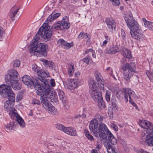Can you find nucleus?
<instances>
[{"instance_id":"nucleus-27","label":"nucleus","mask_w":153,"mask_h":153,"mask_svg":"<svg viewBox=\"0 0 153 153\" xmlns=\"http://www.w3.org/2000/svg\"><path fill=\"white\" fill-rule=\"evenodd\" d=\"M107 136V138L108 137V139L109 141V142L111 143V144L114 145L117 143V139L111 132L108 133Z\"/></svg>"},{"instance_id":"nucleus-61","label":"nucleus","mask_w":153,"mask_h":153,"mask_svg":"<svg viewBox=\"0 0 153 153\" xmlns=\"http://www.w3.org/2000/svg\"><path fill=\"white\" fill-rule=\"evenodd\" d=\"M129 102L131 104H132L133 106L137 107V106L136 103L134 102H133V100H131V102Z\"/></svg>"},{"instance_id":"nucleus-12","label":"nucleus","mask_w":153,"mask_h":153,"mask_svg":"<svg viewBox=\"0 0 153 153\" xmlns=\"http://www.w3.org/2000/svg\"><path fill=\"white\" fill-rule=\"evenodd\" d=\"M110 131L108 129L106 126L104 124H100L99 126L97 132V137L102 140L107 139V134Z\"/></svg>"},{"instance_id":"nucleus-43","label":"nucleus","mask_w":153,"mask_h":153,"mask_svg":"<svg viewBox=\"0 0 153 153\" xmlns=\"http://www.w3.org/2000/svg\"><path fill=\"white\" fill-rule=\"evenodd\" d=\"M120 33L122 39L125 40L126 39V35L124 30L123 29H121Z\"/></svg>"},{"instance_id":"nucleus-46","label":"nucleus","mask_w":153,"mask_h":153,"mask_svg":"<svg viewBox=\"0 0 153 153\" xmlns=\"http://www.w3.org/2000/svg\"><path fill=\"white\" fill-rule=\"evenodd\" d=\"M105 40L102 43V45L103 46H105L108 42L110 39L108 38V37L107 36H105Z\"/></svg>"},{"instance_id":"nucleus-24","label":"nucleus","mask_w":153,"mask_h":153,"mask_svg":"<svg viewBox=\"0 0 153 153\" xmlns=\"http://www.w3.org/2000/svg\"><path fill=\"white\" fill-rule=\"evenodd\" d=\"M121 53L124 57L128 59H131L132 55L129 50L125 48H123L121 50Z\"/></svg>"},{"instance_id":"nucleus-11","label":"nucleus","mask_w":153,"mask_h":153,"mask_svg":"<svg viewBox=\"0 0 153 153\" xmlns=\"http://www.w3.org/2000/svg\"><path fill=\"white\" fill-rule=\"evenodd\" d=\"M133 28L134 27V29L130 28V33L131 37L134 39L139 40L140 42H143L145 40V36L143 35L142 31L141 28L138 25L137 27H136L134 25H132Z\"/></svg>"},{"instance_id":"nucleus-22","label":"nucleus","mask_w":153,"mask_h":153,"mask_svg":"<svg viewBox=\"0 0 153 153\" xmlns=\"http://www.w3.org/2000/svg\"><path fill=\"white\" fill-rule=\"evenodd\" d=\"M120 50L118 47L113 46L108 48H107L105 50V53L107 54H114L116 53L119 52Z\"/></svg>"},{"instance_id":"nucleus-28","label":"nucleus","mask_w":153,"mask_h":153,"mask_svg":"<svg viewBox=\"0 0 153 153\" xmlns=\"http://www.w3.org/2000/svg\"><path fill=\"white\" fill-rule=\"evenodd\" d=\"M59 96L60 100L63 102V104L65 105L66 104V97L65 94L64 92L62 90L59 89L58 90Z\"/></svg>"},{"instance_id":"nucleus-54","label":"nucleus","mask_w":153,"mask_h":153,"mask_svg":"<svg viewBox=\"0 0 153 153\" xmlns=\"http://www.w3.org/2000/svg\"><path fill=\"white\" fill-rule=\"evenodd\" d=\"M89 140H94V139L93 136L89 134H88V135H87L86 136Z\"/></svg>"},{"instance_id":"nucleus-41","label":"nucleus","mask_w":153,"mask_h":153,"mask_svg":"<svg viewBox=\"0 0 153 153\" xmlns=\"http://www.w3.org/2000/svg\"><path fill=\"white\" fill-rule=\"evenodd\" d=\"M113 5L115 6H118L120 3L119 0H110Z\"/></svg>"},{"instance_id":"nucleus-35","label":"nucleus","mask_w":153,"mask_h":153,"mask_svg":"<svg viewBox=\"0 0 153 153\" xmlns=\"http://www.w3.org/2000/svg\"><path fill=\"white\" fill-rule=\"evenodd\" d=\"M55 126L57 129L60 131H62L63 132L64 131V129L66 128L63 125L61 124H56L55 125Z\"/></svg>"},{"instance_id":"nucleus-38","label":"nucleus","mask_w":153,"mask_h":153,"mask_svg":"<svg viewBox=\"0 0 153 153\" xmlns=\"http://www.w3.org/2000/svg\"><path fill=\"white\" fill-rule=\"evenodd\" d=\"M146 73L148 78L151 81L153 79V70L152 72L147 71Z\"/></svg>"},{"instance_id":"nucleus-30","label":"nucleus","mask_w":153,"mask_h":153,"mask_svg":"<svg viewBox=\"0 0 153 153\" xmlns=\"http://www.w3.org/2000/svg\"><path fill=\"white\" fill-rule=\"evenodd\" d=\"M43 65L46 67H49L51 69H53L55 66L54 63L51 61H48L47 60L43 59L42 60Z\"/></svg>"},{"instance_id":"nucleus-13","label":"nucleus","mask_w":153,"mask_h":153,"mask_svg":"<svg viewBox=\"0 0 153 153\" xmlns=\"http://www.w3.org/2000/svg\"><path fill=\"white\" fill-rule=\"evenodd\" d=\"M38 78H37L38 81L39 80L43 83H40L42 85L45 87L47 85H49V82L45 78L48 77L49 76V74L47 71L40 70H39V72H38Z\"/></svg>"},{"instance_id":"nucleus-17","label":"nucleus","mask_w":153,"mask_h":153,"mask_svg":"<svg viewBox=\"0 0 153 153\" xmlns=\"http://www.w3.org/2000/svg\"><path fill=\"white\" fill-rule=\"evenodd\" d=\"M57 43L60 46L66 49H69L74 46L73 42L68 43L62 39H59Z\"/></svg>"},{"instance_id":"nucleus-48","label":"nucleus","mask_w":153,"mask_h":153,"mask_svg":"<svg viewBox=\"0 0 153 153\" xmlns=\"http://www.w3.org/2000/svg\"><path fill=\"white\" fill-rule=\"evenodd\" d=\"M53 13L50 15L47 19V20L48 22H51L52 21L54 20V19H53V16L52 15Z\"/></svg>"},{"instance_id":"nucleus-4","label":"nucleus","mask_w":153,"mask_h":153,"mask_svg":"<svg viewBox=\"0 0 153 153\" xmlns=\"http://www.w3.org/2000/svg\"><path fill=\"white\" fill-rule=\"evenodd\" d=\"M4 86L3 88H0V94L4 97H7L8 100L4 103L5 110L8 112L10 111L13 109V102L15 101V95L13 92L6 89Z\"/></svg>"},{"instance_id":"nucleus-64","label":"nucleus","mask_w":153,"mask_h":153,"mask_svg":"<svg viewBox=\"0 0 153 153\" xmlns=\"http://www.w3.org/2000/svg\"><path fill=\"white\" fill-rule=\"evenodd\" d=\"M81 117V115H80V114H77V115H76L75 116L74 118H75L77 119V118H80V117Z\"/></svg>"},{"instance_id":"nucleus-55","label":"nucleus","mask_w":153,"mask_h":153,"mask_svg":"<svg viewBox=\"0 0 153 153\" xmlns=\"http://www.w3.org/2000/svg\"><path fill=\"white\" fill-rule=\"evenodd\" d=\"M137 153H149V152L145 151L142 149L137 150Z\"/></svg>"},{"instance_id":"nucleus-63","label":"nucleus","mask_w":153,"mask_h":153,"mask_svg":"<svg viewBox=\"0 0 153 153\" xmlns=\"http://www.w3.org/2000/svg\"><path fill=\"white\" fill-rule=\"evenodd\" d=\"M91 153H98L97 151L95 149H93L91 152Z\"/></svg>"},{"instance_id":"nucleus-25","label":"nucleus","mask_w":153,"mask_h":153,"mask_svg":"<svg viewBox=\"0 0 153 153\" xmlns=\"http://www.w3.org/2000/svg\"><path fill=\"white\" fill-rule=\"evenodd\" d=\"M125 20L128 28L132 25V24L135 20L132 16L130 14L126 16L125 18Z\"/></svg>"},{"instance_id":"nucleus-39","label":"nucleus","mask_w":153,"mask_h":153,"mask_svg":"<svg viewBox=\"0 0 153 153\" xmlns=\"http://www.w3.org/2000/svg\"><path fill=\"white\" fill-rule=\"evenodd\" d=\"M61 25L58 24L57 22V23L54 25L52 27L55 29L58 30H59L61 29Z\"/></svg>"},{"instance_id":"nucleus-34","label":"nucleus","mask_w":153,"mask_h":153,"mask_svg":"<svg viewBox=\"0 0 153 153\" xmlns=\"http://www.w3.org/2000/svg\"><path fill=\"white\" fill-rule=\"evenodd\" d=\"M145 25L146 27L151 30H153V22L146 21L144 22Z\"/></svg>"},{"instance_id":"nucleus-23","label":"nucleus","mask_w":153,"mask_h":153,"mask_svg":"<svg viewBox=\"0 0 153 153\" xmlns=\"http://www.w3.org/2000/svg\"><path fill=\"white\" fill-rule=\"evenodd\" d=\"M76 79L77 80V79L76 78L75 79H71L68 81L67 85L68 89L72 90L76 88L77 85Z\"/></svg>"},{"instance_id":"nucleus-40","label":"nucleus","mask_w":153,"mask_h":153,"mask_svg":"<svg viewBox=\"0 0 153 153\" xmlns=\"http://www.w3.org/2000/svg\"><path fill=\"white\" fill-rule=\"evenodd\" d=\"M20 62L19 60H15L13 62V67H19L20 66Z\"/></svg>"},{"instance_id":"nucleus-36","label":"nucleus","mask_w":153,"mask_h":153,"mask_svg":"<svg viewBox=\"0 0 153 153\" xmlns=\"http://www.w3.org/2000/svg\"><path fill=\"white\" fill-rule=\"evenodd\" d=\"M111 92L107 90L106 91L105 93V99L106 101L108 102H109L111 100Z\"/></svg>"},{"instance_id":"nucleus-9","label":"nucleus","mask_w":153,"mask_h":153,"mask_svg":"<svg viewBox=\"0 0 153 153\" xmlns=\"http://www.w3.org/2000/svg\"><path fill=\"white\" fill-rule=\"evenodd\" d=\"M41 96V102L43 107L52 115L57 114L56 109V108L50 102V99L48 98L46 94L45 93L39 95Z\"/></svg>"},{"instance_id":"nucleus-58","label":"nucleus","mask_w":153,"mask_h":153,"mask_svg":"<svg viewBox=\"0 0 153 153\" xmlns=\"http://www.w3.org/2000/svg\"><path fill=\"white\" fill-rule=\"evenodd\" d=\"M112 126L115 131H117L118 130V127L117 125L114 124H113L112 125Z\"/></svg>"},{"instance_id":"nucleus-2","label":"nucleus","mask_w":153,"mask_h":153,"mask_svg":"<svg viewBox=\"0 0 153 153\" xmlns=\"http://www.w3.org/2000/svg\"><path fill=\"white\" fill-rule=\"evenodd\" d=\"M18 74L16 70H11L5 76V79L7 85L2 84L0 85V88H3L4 86L6 89L13 92L11 90L12 87L14 90H19L21 89V85L17 81L18 79Z\"/></svg>"},{"instance_id":"nucleus-57","label":"nucleus","mask_w":153,"mask_h":153,"mask_svg":"<svg viewBox=\"0 0 153 153\" xmlns=\"http://www.w3.org/2000/svg\"><path fill=\"white\" fill-rule=\"evenodd\" d=\"M94 51L92 48L87 49L85 51L86 53H92Z\"/></svg>"},{"instance_id":"nucleus-44","label":"nucleus","mask_w":153,"mask_h":153,"mask_svg":"<svg viewBox=\"0 0 153 153\" xmlns=\"http://www.w3.org/2000/svg\"><path fill=\"white\" fill-rule=\"evenodd\" d=\"M4 33V31L3 28L2 27L0 26V41L2 40V37Z\"/></svg>"},{"instance_id":"nucleus-37","label":"nucleus","mask_w":153,"mask_h":153,"mask_svg":"<svg viewBox=\"0 0 153 153\" xmlns=\"http://www.w3.org/2000/svg\"><path fill=\"white\" fill-rule=\"evenodd\" d=\"M96 119L94 120H97V122L99 121L100 122H102L103 120V118H104L103 117L101 116L99 114H97L95 116Z\"/></svg>"},{"instance_id":"nucleus-7","label":"nucleus","mask_w":153,"mask_h":153,"mask_svg":"<svg viewBox=\"0 0 153 153\" xmlns=\"http://www.w3.org/2000/svg\"><path fill=\"white\" fill-rule=\"evenodd\" d=\"M90 88V94L92 98L97 101L102 97L101 93L98 90V84H96L94 79L90 78L88 81Z\"/></svg>"},{"instance_id":"nucleus-20","label":"nucleus","mask_w":153,"mask_h":153,"mask_svg":"<svg viewBox=\"0 0 153 153\" xmlns=\"http://www.w3.org/2000/svg\"><path fill=\"white\" fill-rule=\"evenodd\" d=\"M104 145L107 149L108 153H117V150L114 145L111 144L109 142H106Z\"/></svg>"},{"instance_id":"nucleus-26","label":"nucleus","mask_w":153,"mask_h":153,"mask_svg":"<svg viewBox=\"0 0 153 153\" xmlns=\"http://www.w3.org/2000/svg\"><path fill=\"white\" fill-rule=\"evenodd\" d=\"M125 20L128 28L132 25V24L135 20L132 16L130 14L126 16L125 18Z\"/></svg>"},{"instance_id":"nucleus-42","label":"nucleus","mask_w":153,"mask_h":153,"mask_svg":"<svg viewBox=\"0 0 153 153\" xmlns=\"http://www.w3.org/2000/svg\"><path fill=\"white\" fill-rule=\"evenodd\" d=\"M32 69L35 72L38 73V72H39V67L36 64H33L32 65Z\"/></svg>"},{"instance_id":"nucleus-59","label":"nucleus","mask_w":153,"mask_h":153,"mask_svg":"<svg viewBox=\"0 0 153 153\" xmlns=\"http://www.w3.org/2000/svg\"><path fill=\"white\" fill-rule=\"evenodd\" d=\"M80 73L79 71L76 72L74 74V76L76 78H78V77H79L80 76Z\"/></svg>"},{"instance_id":"nucleus-14","label":"nucleus","mask_w":153,"mask_h":153,"mask_svg":"<svg viewBox=\"0 0 153 153\" xmlns=\"http://www.w3.org/2000/svg\"><path fill=\"white\" fill-rule=\"evenodd\" d=\"M122 92L124 94V97L126 102H127L128 100V96L129 100V102H131V100L135 99L136 95L134 91L129 88H123L122 90Z\"/></svg>"},{"instance_id":"nucleus-47","label":"nucleus","mask_w":153,"mask_h":153,"mask_svg":"<svg viewBox=\"0 0 153 153\" xmlns=\"http://www.w3.org/2000/svg\"><path fill=\"white\" fill-rule=\"evenodd\" d=\"M32 103L34 105L37 104L39 105L40 104V102L39 100H37L36 99H33L32 101Z\"/></svg>"},{"instance_id":"nucleus-21","label":"nucleus","mask_w":153,"mask_h":153,"mask_svg":"<svg viewBox=\"0 0 153 153\" xmlns=\"http://www.w3.org/2000/svg\"><path fill=\"white\" fill-rule=\"evenodd\" d=\"M64 132L73 136H76L77 135L76 130L71 127H66L64 129Z\"/></svg>"},{"instance_id":"nucleus-10","label":"nucleus","mask_w":153,"mask_h":153,"mask_svg":"<svg viewBox=\"0 0 153 153\" xmlns=\"http://www.w3.org/2000/svg\"><path fill=\"white\" fill-rule=\"evenodd\" d=\"M22 81L24 84L27 85L29 87L31 88L32 85L34 86L36 91H38V89H39L42 86L40 82H38L36 77L35 76L32 79L29 76L25 75L22 77Z\"/></svg>"},{"instance_id":"nucleus-49","label":"nucleus","mask_w":153,"mask_h":153,"mask_svg":"<svg viewBox=\"0 0 153 153\" xmlns=\"http://www.w3.org/2000/svg\"><path fill=\"white\" fill-rule=\"evenodd\" d=\"M60 15V13H56L53 14V13L52 15L53 16V19H54V20L56 19Z\"/></svg>"},{"instance_id":"nucleus-53","label":"nucleus","mask_w":153,"mask_h":153,"mask_svg":"<svg viewBox=\"0 0 153 153\" xmlns=\"http://www.w3.org/2000/svg\"><path fill=\"white\" fill-rule=\"evenodd\" d=\"M50 82L51 87H54L55 86L56 84L54 79H51Z\"/></svg>"},{"instance_id":"nucleus-29","label":"nucleus","mask_w":153,"mask_h":153,"mask_svg":"<svg viewBox=\"0 0 153 153\" xmlns=\"http://www.w3.org/2000/svg\"><path fill=\"white\" fill-rule=\"evenodd\" d=\"M100 74L98 72H96L94 74L95 77L97 82V83H96V84H98V86L100 85H100H103L104 83V82L102 80L100 76Z\"/></svg>"},{"instance_id":"nucleus-60","label":"nucleus","mask_w":153,"mask_h":153,"mask_svg":"<svg viewBox=\"0 0 153 153\" xmlns=\"http://www.w3.org/2000/svg\"><path fill=\"white\" fill-rule=\"evenodd\" d=\"M84 132L86 136H87V135H88V134H90L88 131L86 129H85Z\"/></svg>"},{"instance_id":"nucleus-50","label":"nucleus","mask_w":153,"mask_h":153,"mask_svg":"<svg viewBox=\"0 0 153 153\" xmlns=\"http://www.w3.org/2000/svg\"><path fill=\"white\" fill-rule=\"evenodd\" d=\"M132 25L129 28L130 29V28H132V29H134V27L133 28V27L132 26V25H134L136 26V27H137V26L138 25V24L137 22L135 20L134 22H133V23L132 24Z\"/></svg>"},{"instance_id":"nucleus-52","label":"nucleus","mask_w":153,"mask_h":153,"mask_svg":"<svg viewBox=\"0 0 153 153\" xmlns=\"http://www.w3.org/2000/svg\"><path fill=\"white\" fill-rule=\"evenodd\" d=\"M90 58L88 57L84 58L83 59V61L84 62L86 63L87 64L89 63Z\"/></svg>"},{"instance_id":"nucleus-62","label":"nucleus","mask_w":153,"mask_h":153,"mask_svg":"<svg viewBox=\"0 0 153 153\" xmlns=\"http://www.w3.org/2000/svg\"><path fill=\"white\" fill-rule=\"evenodd\" d=\"M91 53L92 54L93 57L94 58H95L96 57V56L94 51L92 53Z\"/></svg>"},{"instance_id":"nucleus-56","label":"nucleus","mask_w":153,"mask_h":153,"mask_svg":"<svg viewBox=\"0 0 153 153\" xmlns=\"http://www.w3.org/2000/svg\"><path fill=\"white\" fill-rule=\"evenodd\" d=\"M90 38V35L89 34L85 33L84 39V38H85V39L88 38V39H89Z\"/></svg>"},{"instance_id":"nucleus-16","label":"nucleus","mask_w":153,"mask_h":153,"mask_svg":"<svg viewBox=\"0 0 153 153\" xmlns=\"http://www.w3.org/2000/svg\"><path fill=\"white\" fill-rule=\"evenodd\" d=\"M98 125L99 123L97 122V120H92L89 126L90 130L93 133L94 136L96 137H97V132L98 129Z\"/></svg>"},{"instance_id":"nucleus-33","label":"nucleus","mask_w":153,"mask_h":153,"mask_svg":"<svg viewBox=\"0 0 153 153\" xmlns=\"http://www.w3.org/2000/svg\"><path fill=\"white\" fill-rule=\"evenodd\" d=\"M97 101L98 102V105L99 108L101 109H103L105 107V102L103 100L102 97Z\"/></svg>"},{"instance_id":"nucleus-18","label":"nucleus","mask_w":153,"mask_h":153,"mask_svg":"<svg viewBox=\"0 0 153 153\" xmlns=\"http://www.w3.org/2000/svg\"><path fill=\"white\" fill-rule=\"evenodd\" d=\"M68 18L65 16L63 18L61 21H58L57 23L61 25V27L62 28L68 29L70 27V24L68 22Z\"/></svg>"},{"instance_id":"nucleus-3","label":"nucleus","mask_w":153,"mask_h":153,"mask_svg":"<svg viewBox=\"0 0 153 153\" xmlns=\"http://www.w3.org/2000/svg\"><path fill=\"white\" fill-rule=\"evenodd\" d=\"M140 126L146 129V133L142 132V140L149 146H153V126L149 122L145 120H140Z\"/></svg>"},{"instance_id":"nucleus-8","label":"nucleus","mask_w":153,"mask_h":153,"mask_svg":"<svg viewBox=\"0 0 153 153\" xmlns=\"http://www.w3.org/2000/svg\"><path fill=\"white\" fill-rule=\"evenodd\" d=\"M36 93L38 95H41L43 93L45 94L48 98L50 99V101L52 102H56L57 101L56 93L54 91H52L51 92L50 85H47L45 87L42 85L39 89L36 91Z\"/></svg>"},{"instance_id":"nucleus-1","label":"nucleus","mask_w":153,"mask_h":153,"mask_svg":"<svg viewBox=\"0 0 153 153\" xmlns=\"http://www.w3.org/2000/svg\"><path fill=\"white\" fill-rule=\"evenodd\" d=\"M52 30L53 29L50 28V26L46 23H44L40 27L30 44L31 47L30 50V53L31 55L44 57L47 56L48 46L45 43L38 44V41L39 39L40 36L46 40L45 41L50 40L52 35Z\"/></svg>"},{"instance_id":"nucleus-31","label":"nucleus","mask_w":153,"mask_h":153,"mask_svg":"<svg viewBox=\"0 0 153 153\" xmlns=\"http://www.w3.org/2000/svg\"><path fill=\"white\" fill-rule=\"evenodd\" d=\"M111 106L114 110L118 108V102L115 96H112L111 98Z\"/></svg>"},{"instance_id":"nucleus-45","label":"nucleus","mask_w":153,"mask_h":153,"mask_svg":"<svg viewBox=\"0 0 153 153\" xmlns=\"http://www.w3.org/2000/svg\"><path fill=\"white\" fill-rule=\"evenodd\" d=\"M89 115L88 111L84 109L83 110V114H82V117L85 118L86 116H88Z\"/></svg>"},{"instance_id":"nucleus-32","label":"nucleus","mask_w":153,"mask_h":153,"mask_svg":"<svg viewBox=\"0 0 153 153\" xmlns=\"http://www.w3.org/2000/svg\"><path fill=\"white\" fill-rule=\"evenodd\" d=\"M68 73L69 76H72L74 72V66L73 64L69 63L68 65Z\"/></svg>"},{"instance_id":"nucleus-6","label":"nucleus","mask_w":153,"mask_h":153,"mask_svg":"<svg viewBox=\"0 0 153 153\" xmlns=\"http://www.w3.org/2000/svg\"><path fill=\"white\" fill-rule=\"evenodd\" d=\"M126 59L124 58L122 61L123 62L121 65L122 69L124 72L123 73V78L126 80H129L134 74L136 72L135 71L136 65L134 62H131L129 63L125 62Z\"/></svg>"},{"instance_id":"nucleus-19","label":"nucleus","mask_w":153,"mask_h":153,"mask_svg":"<svg viewBox=\"0 0 153 153\" xmlns=\"http://www.w3.org/2000/svg\"><path fill=\"white\" fill-rule=\"evenodd\" d=\"M19 8L17 6H14L11 8L9 13V16L12 22L14 21V18Z\"/></svg>"},{"instance_id":"nucleus-51","label":"nucleus","mask_w":153,"mask_h":153,"mask_svg":"<svg viewBox=\"0 0 153 153\" xmlns=\"http://www.w3.org/2000/svg\"><path fill=\"white\" fill-rule=\"evenodd\" d=\"M84 34L85 33L81 32L78 36V38L81 39H84Z\"/></svg>"},{"instance_id":"nucleus-15","label":"nucleus","mask_w":153,"mask_h":153,"mask_svg":"<svg viewBox=\"0 0 153 153\" xmlns=\"http://www.w3.org/2000/svg\"><path fill=\"white\" fill-rule=\"evenodd\" d=\"M105 22L110 31L113 32L116 31V23L113 19L108 18L105 20Z\"/></svg>"},{"instance_id":"nucleus-5","label":"nucleus","mask_w":153,"mask_h":153,"mask_svg":"<svg viewBox=\"0 0 153 153\" xmlns=\"http://www.w3.org/2000/svg\"><path fill=\"white\" fill-rule=\"evenodd\" d=\"M10 111L9 114L11 115V117L12 118V116H14L16 120L15 121H11L9 123L5 126L6 130L8 132L9 131L11 132L13 128H16L18 124L21 127H25V123L23 119L16 112V111L15 109L13 110V109Z\"/></svg>"}]
</instances>
